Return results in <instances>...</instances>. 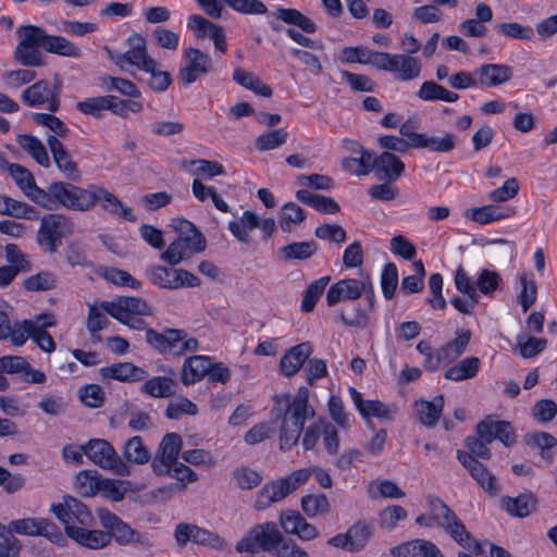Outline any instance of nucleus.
Returning <instances> with one entry per match:
<instances>
[{"label": "nucleus", "mask_w": 557, "mask_h": 557, "mask_svg": "<svg viewBox=\"0 0 557 557\" xmlns=\"http://www.w3.org/2000/svg\"><path fill=\"white\" fill-rule=\"evenodd\" d=\"M314 409L309 405V389L300 387L297 395H275L271 416L273 420H281L280 449L290 450L299 441L305 423L314 417Z\"/></svg>", "instance_id": "f257e3e1"}, {"label": "nucleus", "mask_w": 557, "mask_h": 557, "mask_svg": "<svg viewBox=\"0 0 557 557\" xmlns=\"http://www.w3.org/2000/svg\"><path fill=\"white\" fill-rule=\"evenodd\" d=\"M172 225L177 238L161 253V259L170 265H176L193 255L206 249V238L195 224L184 218L173 219Z\"/></svg>", "instance_id": "f03ea898"}, {"label": "nucleus", "mask_w": 557, "mask_h": 557, "mask_svg": "<svg viewBox=\"0 0 557 557\" xmlns=\"http://www.w3.org/2000/svg\"><path fill=\"white\" fill-rule=\"evenodd\" d=\"M90 190L91 185L83 188L71 183L53 182L44 189L45 198H40L38 206L50 211L60 206L74 211H88Z\"/></svg>", "instance_id": "7ed1b4c3"}, {"label": "nucleus", "mask_w": 557, "mask_h": 557, "mask_svg": "<svg viewBox=\"0 0 557 557\" xmlns=\"http://www.w3.org/2000/svg\"><path fill=\"white\" fill-rule=\"evenodd\" d=\"M18 44L15 47L14 60L23 66L35 67L45 64V58L40 49L46 51L48 33L36 25H21L16 29Z\"/></svg>", "instance_id": "20e7f679"}, {"label": "nucleus", "mask_w": 557, "mask_h": 557, "mask_svg": "<svg viewBox=\"0 0 557 557\" xmlns=\"http://www.w3.org/2000/svg\"><path fill=\"white\" fill-rule=\"evenodd\" d=\"M311 475V468H301L293 471L285 478L273 480L264 484L257 493L253 508L259 511L264 510L272 504L283 500L307 483Z\"/></svg>", "instance_id": "39448f33"}, {"label": "nucleus", "mask_w": 557, "mask_h": 557, "mask_svg": "<svg viewBox=\"0 0 557 557\" xmlns=\"http://www.w3.org/2000/svg\"><path fill=\"white\" fill-rule=\"evenodd\" d=\"M146 342L158 352L173 357H182L199 348L197 338L189 336L183 329L165 327L162 332L147 329Z\"/></svg>", "instance_id": "423d86ee"}, {"label": "nucleus", "mask_w": 557, "mask_h": 557, "mask_svg": "<svg viewBox=\"0 0 557 557\" xmlns=\"http://www.w3.org/2000/svg\"><path fill=\"white\" fill-rule=\"evenodd\" d=\"M428 505L435 524L443 528L461 547L469 549L476 545L461 520L441 498L429 496Z\"/></svg>", "instance_id": "0eeeda50"}, {"label": "nucleus", "mask_w": 557, "mask_h": 557, "mask_svg": "<svg viewBox=\"0 0 557 557\" xmlns=\"http://www.w3.org/2000/svg\"><path fill=\"white\" fill-rule=\"evenodd\" d=\"M282 533L273 521L256 524L246 535L237 542V553L256 554L260 550L272 555L273 550L282 542Z\"/></svg>", "instance_id": "6e6552de"}, {"label": "nucleus", "mask_w": 557, "mask_h": 557, "mask_svg": "<svg viewBox=\"0 0 557 557\" xmlns=\"http://www.w3.org/2000/svg\"><path fill=\"white\" fill-rule=\"evenodd\" d=\"M84 454L98 467L111 470L117 475L131 474L129 466L117 455L114 447L106 440L92 438L83 445Z\"/></svg>", "instance_id": "1a4fd4ad"}, {"label": "nucleus", "mask_w": 557, "mask_h": 557, "mask_svg": "<svg viewBox=\"0 0 557 557\" xmlns=\"http://www.w3.org/2000/svg\"><path fill=\"white\" fill-rule=\"evenodd\" d=\"M72 220L61 213H49L41 218L37 240L48 252H55L62 239L73 233Z\"/></svg>", "instance_id": "9d476101"}, {"label": "nucleus", "mask_w": 557, "mask_h": 557, "mask_svg": "<svg viewBox=\"0 0 557 557\" xmlns=\"http://www.w3.org/2000/svg\"><path fill=\"white\" fill-rule=\"evenodd\" d=\"M55 518L64 524V530L70 536L71 529H79V527H91L94 524V516L89 508L79 499L66 495L61 503L52 504L50 508Z\"/></svg>", "instance_id": "9b49d317"}, {"label": "nucleus", "mask_w": 557, "mask_h": 557, "mask_svg": "<svg viewBox=\"0 0 557 557\" xmlns=\"http://www.w3.org/2000/svg\"><path fill=\"white\" fill-rule=\"evenodd\" d=\"M62 87L61 78L55 75L53 83L40 79L28 86L21 94L22 101L30 108L46 106L50 112H57L60 107L59 95Z\"/></svg>", "instance_id": "f8f14e48"}, {"label": "nucleus", "mask_w": 557, "mask_h": 557, "mask_svg": "<svg viewBox=\"0 0 557 557\" xmlns=\"http://www.w3.org/2000/svg\"><path fill=\"white\" fill-rule=\"evenodd\" d=\"M374 534V524L370 520L359 519L346 532L338 533L327 540V544L349 553L363 550Z\"/></svg>", "instance_id": "ddd939ff"}, {"label": "nucleus", "mask_w": 557, "mask_h": 557, "mask_svg": "<svg viewBox=\"0 0 557 557\" xmlns=\"http://www.w3.org/2000/svg\"><path fill=\"white\" fill-rule=\"evenodd\" d=\"M322 438V443L326 453L331 456H335L339 451L341 438L337 428L326 419L319 418L309 424L302 436V447L305 450H312L319 440Z\"/></svg>", "instance_id": "4468645a"}, {"label": "nucleus", "mask_w": 557, "mask_h": 557, "mask_svg": "<svg viewBox=\"0 0 557 557\" xmlns=\"http://www.w3.org/2000/svg\"><path fill=\"white\" fill-rule=\"evenodd\" d=\"M129 49L125 52H110V60L122 71L126 65H134L140 71H152L157 61L147 52V41L139 35L134 34L127 39Z\"/></svg>", "instance_id": "2eb2a0df"}, {"label": "nucleus", "mask_w": 557, "mask_h": 557, "mask_svg": "<svg viewBox=\"0 0 557 557\" xmlns=\"http://www.w3.org/2000/svg\"><path fill=\"white\" fill-rule=\"evenodd\" d=\"M148 277L153 285L165 289L200 285V280L195 274L184 269H175L173 265L170 268L163 265L150 267Z\"/></svg>", "instance_id": "dca6fc26"}, {"label": "nucleus", "mask_w": 557, "mask_h": 557, "mask_svg": "<svg viewBox=\"0 0 557 557\" xmlns=\"http://www.w3.org/2000/svg\"><path fill=\"white\" fill-rule=\"evenodd\" d=\"M183 60L184 66L178 72V79L185 86L194 84L199 77L213 71L211 57L197 48H187L183 53Z\"/></svg>", "instance_id": "f3484780"}, {"label": "nucleus", "mask_w": 557, "mask_h": 557, "mask_svg": "<svg viewBox=\"0 0 557 557\" xmlns=\"http://www.w3.org/2000/svg\"><path fill=\"white\" fill-rule=\"evenodd\" d=\"M379 70L392 73L398 81L408 82L420 76L421 63L409 54L383 52Z\"/></svg>", "instance_id": "a211bd4d"}, {"label": "nucleus", "mask_w": 557, "mask_h": 557, "mask_svg": "<svg viewBox=\"0 0 557 557\" xmlns=\"http://www.w3.org/2000/svg\"><path fill=\"white\" fill-rule=\"evenodd\" d=\"M366 289H371V278L368 274H360L359 278H344L331 285L326 293V304L334 307L341 300H356Z\"/></svg>", "instance_id": "6ab92c4d"}, {"label": "nucleus", "mask_w": 557, "mask_h": 557, "mask_svg": "<svg viewBox=\"0 0 557 557\" xmlns=\"http://www.w3.org/2000/svg\"><path fill=\"white\" fill-rule=\"evenodd\" d=\"M90 198L88 211L94 209L97 203H100L101 208L111 215L128 222L137 221L132 208L124 206L114 194L102 186L91 184Z\"/></svg>", "instance_id": "aec40b11"}, {"label": "nucleus", "mask_w": 557, "mask_h": 557, "mask_svg": "<svg viewBox=\"0 0 557 557\" xmlns=\"http://www.w3.org/2000/svg\"><path fill=\"white\" fill-rule=\"evenodd\" d=\"M55 319L52 313H41L34 320H24L25 343L32 338L37 346L45 352H52L55 349V343L52 336L46 331V327L53 326Z\"/></svg>", "instance_id": "412c9836"}, {"label": "nucleus", "mask_w": 557, "mask_h": 557, "mask_svg": "<svg viewBox=\"0 0 557 557\" xmlns=\"http://www.w3.org/2000/svg\"><path fill=\"white\" fill-rule=\"evenodd\" d=\"M182 443V437L177 433H168L164 435L159 447V454L151 463L156 474L164 475V473H171L173 463L178 459Z\"/></svg>", "instance_id": "4be33fe9"}, {"label": "nucleus", "mask_w": 557, "mask_h": 557, "mask_svg": "<svg viewBox=\"0 0 557 557\" xmlns=\"http://www.w3.org/2000/svg\"><path fill=\"white\" fill-rule=\"evenodd\" d=\"M101 308L112 318L125 315H151V307L139 297H119L113 301H101Z\"/></svg>", "instance_id": "5701e85b"}, {"label": "nucleus", "mask_w": 557, "mask_h": 557, "mask_svg": "<svg viewBox=\"0 0 557 557\" xmlns=\"http://www.w3.org/2000/svg\"><path fill=\"white\" fill-rule=\"evenodd\" d=\"M405 171V163L389 151L379 156L371 153V172H374L380 181L396 182Z\"/></svg>", "instance_id": "b1692460"}, {"label": "nucleus", "mask_w": 557, "mask_h": 557, "mask_svg": "<svg viewBox=\"0 0 557 557\" xmlns=\"http://www.w3.org/2000/svg\"><path fill=\"white\" fill-rule=\"evenodd\" d=\"M47 144L52 154L53 162L62 175L72 182L81 180V171L73 157L55 136H48Z\"/></svg>", "instance_id": "393cba45"}, {"label": "nucleus", "mask_w": 557, "mask_h": 557, "mask_svg": "<svg viewBox=\"0 0 557 557\" xmlns=\"http://www.w3.org/2000/svg\"><path fill=\"white\" fill-rule=\"evenodd\" d=\"M457 459L485 492L491 495L498 493L495 476L476 458L472 457L468 451L458 450Z\"/></svg>", "instance_id": "a878e982"}, {"label": "nucleus", "mask_w": 557, "mask_h": 557, "mask_svg": "<svg viewBox=\"0 0 557 557\" xmlns=\"http://www.w3.org/2000/svg\"><path fill=\"white\" fill-rule=\"evenodd\" d=\"M280 523L286 534L296 535L302 541H312L320 535L319 530L297 510L283 511Z\"/></svg>", "instance_id": "bb28decb"}, {"label": "nucleus", "mask_w": 557, "mask_h": 557, "mask_svg": "<svg viewBox=\"0 0 557 557\" xmlns=\"http://www.w3.org/2000/svg\"><path fill=\"white\" fill-rule=\"evenodd\" d=\"M476 433L486 442L500 441L505 446H511L516 441L513 428L510 422L494 420L487 417L476 425Z\"/></svg>", "instance_id": "cd10ccee"}, {"label": "nucleus", "mask_w": 557, "mask_h": 557, "mask_svg": "<svg viewBox=\"0 0 557 557\" xmlns=\"http://www.w3.org/2000/svg\"><path fill=\"white\" fill-rule=\"evenodd\" d=\"M480 87L491 88L511 79L512 67L507 64L486 63L474 71Z\"/></svg>", "instance_id": "c85d7f7f"}, {"label": "nucleus", "mask_w": 557, "mask_h": 557, "mask_svg": "<svg viewBox=\"0 0 557 557\" xmlns=\"http://www.w3.org/2000/svg\"><path fill=\"white\" fill-rule=\"evenodd\" d=\"M99 374L104 380H116L120 382H140L148 377V372L132 362H116L102 367Z\"/></svg>", "instance_id": "c756f323"}, {"label": "nucleus", "mask_w": 557, "mask_h": 557, "mask_svg": "<svg viewBox=\"0 0 557 557\" xmlns=\"http://www.w3.org/2000/svg\"><path fill=\"white\" fill-rule=\"evenodd\" d=\"M9 174L14 180L23 194L36 205L44 197V189L36 185L34 175L29 170L17 163H12L8 168Z\"/></svg>", "instance_id": "7c9ffc66"}, {"label": "nucleus", "mask_w": 557, "mask_h": 557, "mask_svg": "<svg viewBox=\"0 0 557 557\" xmlns=\"http://www.w3.org/2000/svg\"><path fill=\"white\" fill-rule=\"evenodd\" d=\"M312 351L313 347L310 342H302L292 347L281 358V372L287 377L295 375L310 357Z\"/></svg>", "instance_id": "2f4dec72"}, {"label": "nucleus", "mask_w": 557, "mask_h": 557, "mask_svg": "<svg viewBox=\"0 0 557 557\" xmlns=\"http://www.w3.org/2000/svg\"><path fill=\"white\" fill-rule=\"evenodd\" d=\"M395 557H445L430 541L412 540L392 549Z\"/></svg>", "instance_id": "473e14b6"}, {"label": "nucleus", "mask_w": 557, "mask_h": 557, "mask_svg": "<svg viewBox=\"0 0 557 557\" xmlns=\"http://www.w3.org/2000/svg\"><path fill=\"white\" fill-rule=\"evenodd\" d=\"M516 210L510 207L487 205L468 209L466 216L479 224H490L515 215Z\"/></svg>", "instance_id": "72a5a7b5"}, {"label": "nucleus", "mask_w": 557, "mask_h": 557, "mask_svg": "<svg viewBox=\"0 0 557 557\" xmlns=\"http://www.w3.org/2000/svg\"><path fill=\"white\" fill-rule=\"evenodd\" d=\"M319 245L315 240L293 242L282 246L277 250V256L283 262L305 261L317 253Z\"/></svg>", "instance_id": "f704fd0d"}, {"label": "nucleus", "mask_w": 557, "mask_h": 557, "mask_svg": "<svg viewBox=\"0 0 557 557\" xmlns=\"http://www.w3.org/2000/svg\"><path fill=\"white\" fill-rule=\"evenodd\" d=\"M90 527H79L71 529L70 539L74 540L81 546L90 549H101L111 543L109 533L102 530H91Z\"/></svg>", "instance_id": "c9c22d12"}, {"label": "nucleus", "mask_w": 557, "mask_h": 557, "mask_svg": "<svg viewBox=\"0 0 557 557\" xmlns=\"http://www.w3.org/2000/svg\"><path fill=\"white\" fill-rule=\"evenodd\" d=\"M444 397L438 395L433 400H417L414 403V413L418 421L428 428H434L443 412Z\"/></svg>", "instance_id": "e433bc0d"}, {"label": "nucleus", "mask_w": 557, "mask_h": 557, "mask_svg": "<svg viewBox=\"0 0 557 557\" xmlns=\"http://www.w3.org/2000/svg\"><path fill=\"white\" fill-rule=\"evenodd\" d=\"M209 366L210 358L207 356L194 355L186 358L182 367V383L188 386L201 381L206 376Z\"/></svg>", "instance_id": "4c0bfd02"}, {"label": "nucleus", "mask_w": 557, "mask_h": 557, "mask_svg": "<svg viewBox=\"0 0 557 557\" xmlns=\"http://www.w3.org/2000/svg\"><path fill=\"white\" fill-rule=\"evenodd\" d=\"M382 53L380 51H372L364 46L345 47L341 51V59L345 63L369 64L379 70Z\"/></svg>", "instance_id": "58836bf2"}, {"label": "nucleus", "mask_w": 557, "mask_h": 557, "mask_svg": "<svg viewBox=\"0 0 557 557\" xmlns=\"http://www.w3.org/2000/svg\"><path fill=\"white\" fill-rule=\"evenodd\" d=\"M109 535L111 540L114 539L119 545H141L145 548L152 547L151 541L145 534L133 529L124 521L119 522Z\"/></svg>", "instance_id": "ea45409f"}, {"label": "nucleus", "mask_w": 557, "mask_h": 557, "mask_svg": "<svg viewBox=\"0 0 557 557\" xmlns=\"http://www.w3.org/2000/svg\"><path fill=\"white\" fill-rule=\"evenodd\" d=\"M480 367L481 360L478 357L469 356L449 367L445 371L444 377L454 382L470 380L476 376Z\"/></svg>", "instance_id": "a19ab883"}, {"label": "nucleus", "mask_w": 557, "mask_h": 557, "mask_svg": "<svg viewBox=\"0 0 557 557\" xmlns=\"http://www.w3.org/2000/svg\"><path fill=\"white\" fill-rule=\"evenodd\" d=\"M16 143L26 151L39 165L44 168L50 166V158L45 145L30 134H18Z\"/></svg>", "instance_id": "79ce46f5"}, {"label": "nucleus", "mask_w": 557, "mask_h": 557, "mask_svg": "<svg viewBox=\"0 0 557 557\" xmlns=\"http://www.w3.org/2000/svg\"><path fill=\"white\" fill-rule=\"evenodd\" d=\"M296 198L314 210L325 213L335 214L339 211L338 203L331 197L312 194L306 189H300L296 193Z\"/></svg>", "instance_id": "37998d69"}, {"label": "nucleus", "mask_w": 557, "mask_h": 557, "mask_svg": "<svg viewBox=\"0 0 557 557\" xmlns=\"http://www.w3.org/2000/svg\"><path fill=\"white\" fill-rule=\"evenodd\" d=\"M25 332L24 320L12 322L8 313L0 310V341L10 339L13 346L21 347L25 344Z\"/></svg>", "instance_id": "c03bdc74"}, {"label": "nucleus", "mask_w": 557, "mask_h": 557, "mask_svg": "<svg viewBox=\"0 0 557 557\" xmlns=\"http://www.w3.org/2000/svg\"><path fill=\"white\" fill-rule=\"evenodd\" d=\"M502 507L510 516L524 518L535 509V498L532 494H521L517 497H502Z\"/></svg>", "instance_id": "a18cd8bd"}, {"label": "nucleus", "mask_w": 557, "mask_h": 557, "mask_svg": "<svg viewBox=\"0 0 557 557\" xmlns=\"http://www.w3.org/2000/svg\"><path fill=\"white\" fill-rule=\"evenodd\" d=\"M417 96L423 101L441 100L445 102H456L459 99L458 94L446 89L434 81H425L417 91Z\"/></svg>", "instance_id": "49530a36"}, {"label": "nucleus", "mask_w": 557, "mask_h": 557, "mask_svg": "<svg viewBox=\"0 0 557 557\" xmlns=\"http://www.w3.org/2000/svg\"><path fill=\"white\" fill-rule=\"evenodd\" d=\"M177 383L168 376H153L140 387L141 392L154 398H168L175 394Z\"/></svg>", "instance_id": "de8ad7c7"}, {"label": "nucleus", "mask_w": 557, "mask_h": 557, "mask_svg": "<svg viewBox=\"0 0 557 557\" xmlns=\"http://www.w3.org/2000/svg\"><path fill=\"white\" fill-rule=\"evenodd\" d=\"M416 149L426 148L433 152H450L456 147V136L451 133H446L444 136H416Z\"/></svg>", "instance_id": "09e8293b"}, {"label": "nucleus", "mask_w": 557, "mask_h": 557, "mask_svg": "<svg viewBox=\"0 0 557 557\" xmlns=\"http://www.w3.org/2000/svg\"><path fill=\"white\" fill-rule=\"evenodd\" d=\"M524 442L528 446L539 449L543 459L552 462L550 449L557 445L555 436L544 431L530 432L524 435Z\"/></svg>", "instance_id": "8fccbe9b"}, {"label": "nucleus", "mask_w": 557, "mask_h": 557, "mask_svg": "<svg viewBox=\"0 0 557 557\" xmlns=\"http://www.w3.org/2000/svg\"><path fill=\"white\" fill-rule=\"evenodd\" d=\"M273 15L286 24L299 27L307 34H313L317 30L315 23L296 9H286L280 7L275 10Z\"/></svg>", "instance_id": "3c124183"}, {"label": "nucleus", "mask_w": 557, "mask_h": 557, "mask_svg": "<svg viewBox=\"0 0 557 557\" xmlns=\"http://www.w3.org/2000/svg\"><path fill=\"white\" fill-rule=\"evenodd\" d=\"M301 509L310 519L331 512V503L325 494H308L301 497Z\"/></svg>", "instance_id": "603ef678"}, {"label": "nucleus", "mask_w": 557, "mask_h": 557, "mask_svg": "<svg viewBox=\"0 0 557 557\" xmlns=\"http://www.w3.org/2000/svg\"><path fill=\"white\" fill-rule=\"evenodd\" d=\"M100 476L96 470H82L74 479L76 492L84 497H91L100 491Z\"/></svg>", "instance_id": "864d4df0"}, {"label": "nucleus", "mask_w": 557, "mask_h": 557, "mask_svg": "<svg viewBox=\"0 0 557 557\" xmlns=\"http://www.w3.org/2000/svg\"><path fill=\"white\" fill-rule=\"evenodd\" d=\"M123 458L135 465H145L150 460V453L138 435L129 438L122 448Z\"/></svg>", "instance_id": "5fc2aeb1"}, {"label": "nucleus", "mask_w": 557, "mask_h": 557, "mask_svg": "<svg viewBox=\"0 0 557 557\" xmlns=\"http://www.w3.org/2000/svg\"><path fill=\"white\" fill-rule=\"evenodd\" d=\"M471 339V332L469 330H462L457 332V336L442 346V357L445 359V363H450L458 359L467 349Z\"/></svg>", "instance_id": "6e6d98bb"}, {"label": "nucleus", "mask_w": 557, "mask_h": 557, "mask_svg": "<svg viewBox=\"0 0 557 557\" xmlns=\"http://www.w3.org/2000/svg\"><path fill=\"white\" fill-rule=\"evenodd\" d=\"M46 52L66 58H81V49L67 38L58 35H49L46 42Z\"/></svg>", "instance_id": "4d7b16f0"}, {"label": "nucleus", "mask_w": 557, "mask_h": 557, "mask_svg": "<svg viewBox=\"0 0 557 557\" xmlns=\"http://www.w3.org/2000/svg\"><path fill=\"white\" fill-rule=\"evenodd\" d=\"M233 79L240 86L249 90H252L255 94L259 96H272V88L250 72H246L242 69H236L233 74Z\"/></svg>", "instance_id": "13d9d810"}, {"label": "nucleus", "mask_w": 557, "mask_h": 557, "mask_svg": "<svg viewBox=\"0 0 557 557\" xmlns=\"http://www.w3.org/2000/svg\"><path fill=\"white\" fill-rule=\"evenodd\" d=\"M330 280V276H322L308 285L301 300V310L304 312L313 311Z\"/></svg>", "instance_id": "bf43d9fd"}, {"label": "nucleus", "mask_w": 557, "mask_h": 557, "mask_svg": "<svg viewBox=\"0 0 557 557\" xmlns=\"http://www.w3.org/2000/svg\"><path fill=\"white\" fill-rule=\"evenodd\" d=\"M306 218L305 210L295 202L285 203L280 213L278 224L283 232H290L292 224H300Z\"/></svg>", "instance_id": "052dcab7"}, {"label": "nucleus", "mask_w": 557, "mask_h": 557, "mask_svg": "<svg viewBox=\"0 0 557 557\" xmlns=\"http://www.w3.org/2000/svg\"><path fill=\"white\" fill-rule=\"evenodd\" d=\"M495 30L511 39L531 40L534 37V30L531 26L517 22L498 23L495 25Z\"/></svg>", "instance_id": "680f3d73"}, {"label": "nucleus", "mask_w": 557, "mask_h": 557, "mask_svg": "<svg viewBox=\"0 0 557 557\" xmlns=\"http://www.w3.org/2000/svg\"><path fill=\"white\" fill-rule=\"evenodd\" d=\"M102 82L107 90H115L123 96L137 99L141 96L140 89L129 79L123 77L106 76Z\"/></svg>", "instance_id": "e2e57ef3"}, {"label": "nucleus", "mask_w": 557, "mask_h": 557, "mask_svg": "<svg viewBox=\"0 0 557 557\" xmlns=\"http://www.w3.org/2000/svg\"><path fill=\"white\" fill-rule=\"evenodd\" d=\"M288 133L284 128L267 132L256 138V148L260 151H268L281 147L286 143Z\"/></svg>", "instance_id": "0e129e2a"}, {"label": "nucleus", "mask_w": 557, "mask_h": 557, "mask_svg": "<svg viewBox=\"0 0 557 557\" xmlns=\"http://www.w3.org/2000/svg\"><path fill=\"white\" fill-rule=\"evenodd\" d=\"M407 511L399 505H389L379 513V524L382 529L394 530L399 521L407 518Z\"/></svg>", "instance_id": "69168bd1"}, {"label": "nucleus", "mask_w": 557, "mask_h": 557, "mask_svg": "<svg viewBox=\"0 0 557 557\" xmlns=\"http://www.w3.org/2000/svg\"><path fill=\"white\" fill-rule=\"evenodd\" d=\"M521 292L518 295V302L521 305L523 312H527L536 301L537 286L534 280L524 273L520 276Z\"/></svg>", "instance_id": "338daca9"}, {"label": "nucleus", "mask_w": 557, "mask_h": 557, "mask_svg": "<svg viewBox=\"0 0 557 557\" xmlns=\"http://www.w3.org/2000/svg\"><path fill=\"white\" fill-rule=\"evenodd\" d=\"M21 545L12 530L0 522V557H18Z\"/></svg>", "instance_id": "774afa93"}]
</instances>
